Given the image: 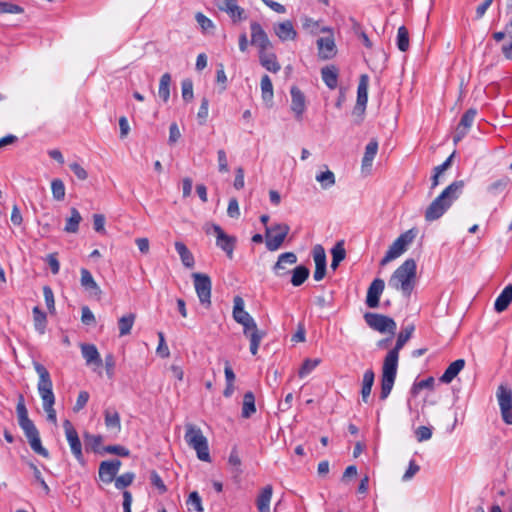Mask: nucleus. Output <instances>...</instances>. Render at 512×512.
Here are the masks:
<instances>
[{"instance_id": "57", "label": "nucleus", "mask_w": 512, "mask_h": 512, "mask_svg": "<svg viewBox=\"0 0 512 512\" xmlns=\"http://www.w3.org/2000/svg\"><path fill=\"white\" fill-rule=\"evenodd\" d=\"M182 97L185 102H190L193 97V83L190 79H185L181 83Z\"/></svg>"}, {"instance_id": "60", "label": "nucleus", "mask_w": 512, "mask_h": 512, "mask_svg": "<svg viewBox=\"0 0 512 512\" xmlns=\"http://www.w3.org/2000/svg\"><path fill=\"white\" fill-rule=\"evenodd\" d=\"M159 344L156 349L157 354L162 358H167L170 355V351L165 342V336L163 332H158Z\"/></svg>"}, {"instance_id": "21", "label": "nucleus", "mask_w": 512, "mask_h": 512, "mask_svg": "<svg viewBox=\"0 0 512 512\" xmlns=\"http://www.w3.org/2000/svg\"><path fill=\"white\" fill-rule=\"evenodd\" d=\"M315 262V271L313 277L316 281H321L326 275V254L321 245H316L312 251Z\"/></svg>"}, {"instance_id": "54", "label": "nucleus", "mask_w": 512, "mask_h": 512, "mask_svg": "<svg viewBox=\"0 0 512 512\" xmlns=\"http://www.w3.org/2000/svg\"><path fill=\"white\" fill-rule=\"evenodd\" d=\"M55 399L43 400V409L47 414V420L53 424L57 423L56 411L54 409Z\"/></svg>"}, {"instance_id": "26", "label": "nucleus", "mask_w": 512, "mask_h": 512, "mask_svg": "<svg viewBox=\"0 0 512 512\" xmlns=\"http://www.w3.org/2000/svg\"><path fill=\"white\" fill-rule=\"evenodd\" d=\"M274 32L281 41L294 40L297 37V32L289 20L275 25Z\"/></svg>"}, {"instance_id": "56", "label": "nucleus", "mask_w": 512, "mask_h": 512, "mask_svg": "<svg viewBox=\"0 0 512 512\" xmlns=\"http://www.w3.org/2000/svg\"><path fill=\"white\" fill-rule=\"evenodd\" d=\"M24 12V9L10 2H0V14L8 13V14H21Z\"/></svg>"}, {"instance_id": "9", "label": "nucleus", "mask_w": 512, "mask_h": 512, "mask_svg": "<svg viewBox=\"0 0 512 512\" xmlns=\"http://www.w3.org/2000/svg\"><path fill=\"white\" fill-rule=\"evenodd\" d=\"M290 231L289 225L285 223L274 224L272 227H266L265 238L266 247L269 251H276L281 247Z\"/></svg>"}, {"instance_id": "28", "label": "nucleus", "mask_w": 512, "mask_h": 512, "mask_svg": "<svg viewBox=\"0 0 512 512\" xmlns=\"http://www.w3.org/2000/svg\"><path fill=\"white\" fill-rule=\"evenodd\" d=\"M465 366V360L464 359H457L454 362H452L445 370V372L442 374V376L439 378V380L442 383L449 384L452 382V380L460 373V371Z\"/></svg>"}, {"instance_id": "44", "label": "nucleus", "mask_w": 512, "mask_h": 512, "mask_svg": "<svg viewBox=\"0 0 512 512\" xmlns=\"http://www.w3.org/2000/svg\"><path fill=\"white\" fill-rule=\"evenodd\" d=\"M85 439L87 448H90L94 453L102 454V443L104 440L102 435L86 434Z\"/></svg>"}, {"instance_id": "46", "label": "nucleus", "mask_w": 512, "mask_h": 512, "mask_svg": "<svg viewBox=\"0 0 512 512\" xmlns=\"http://www.w3.org/2000/svg\"><path fill=\"white\" fill-rule=\"evenodd\" d=\"M316 180L321 184L323 189H328L335 184L334 173L330 170L317 174Z\"/></svg>"}, {"instance_id": "31", "label": "nucleus", "mask_w": 512, "mask_h": 512, "mask_svg": "<svg viewBox=\"0 0 512 512\" xmlns=\"http://www.w3.org/2000/svg\"><path fill=\"white\" fill-rule=\"evenodd\" d=\"M82 287H84L87 291H90L92 294L96 296H100L102 291L96 281L94 280L92 274L86 268L81 269V279H80Z\"/></svg>"}, {"instance_id": "29", "label": "nucleus", "mask_w": 512, "mask_h": 512, "mask_svg": "<svg viewBox=\"0 0 512 512\" xmlns=\"http://www.w3.org/2000/svg\"><path fill=\"white\" fill-rule=\"evenodd\" d=\"M321 76L328 88L335 89L337 87L339 70L335 65L323 67L321 69Z\"/></svg>"}, {"instance_id": "43", "label": "nucleus", "mask_w": 512, "mask_h": 512, "mask_svg": "<svg viewBox=\"0 0 512 512\" xmlns=\"http://www.w3.org/2000/svg\"><path fill=\"white\" fill-rule=\"evenodd\" d=\"M261 94L262 99L265 102H270L273 99L274 93H273V84L268 75H263L261 78Z\"/></svg>"}, {"instance_id": "10", "label": "nucleus", "mask_w": 512, "mask_h": 512, "mask_svg": "<svg viewBox=\"0 0 512 512\" xmlns=\"http://www.w3.org/2000/svg\"><path fill=\"white\" fill-rule=\"evenodd\" d=\"M501 417L505 424L512 425V390L506 385H499L496 392Z\"/></svg>"}, {"instance_id": "53", "label": "nucleus", "mask_w": 512, "mask_h": 512, "mask_svg": "<svg viewBox=\"0 0 512 512\" xmlns=\"http://www.w3.org/2000/svg\"><path fill=\"white\" fill-rule=\"evenodd\" d=\"M228 463L231 466H233V473L235 474V476H239L242 473L241 459L236 448H233L232 451L230 452Z\"/></svg>"}, {"instance_id": "48", "label": "nucleus", "mask_w": 512, "mask_h": 512, "mask_svg": "<svg viewBox=\"0 0 512 512\" xmlns=\"http://www.w3.org/2000/svg\"><path fill=\"white\" fill-rule=\"evenodd\" d=\"M135 478V474L133 472L124 473L114 480L115 487L119 490H123L126 487L130 486Z\"/></svg>"}, {"instance_id": "59", "label": "nucleus", "mask_w": 512, "mask_h": 512, "mask_svg": "<svg viewBox=\"0 0 512 512\" xmlns=\"http://www.w3.org/2000/svg\"><path fill=\"white\" fill-rule=\"evenodd\" d=\"M208 110H209V100L204 97L201 100V105L199 108V111L197 113V118L200 125H203L206 123L207 117H208Z\"/></svg>"}, {"instance_id": "19", "label": "nucleus", "mask_w": 512, "mask_h": 512, "mask_svg": "<svg viewBox=\"0 0 512 512\" xmlns=\"http://www.w3.org/2000/svg\"><path fill=\"white\" fill-rule=\"evenodd\" d=\"M216 6L219 10L226 12L233 22L245 19V11L238 6L237 0H217Z\"/></svg>"}, {"instance_id": "18", "label": "nucleus", "mask_w": 512, "mask_h": 512, "mask_svg": "<svg viewBox=\"0 0 512 512\" xmlns=\"http://www.w3.org/2000/svg\"><path fill=\"white\" fill-rule=\"evenodd\" d=\"M385 282L381 278L372 281L367 290L366 305L369 308H377L379 306L380 297L384 291Z\"/></svg>"}, {"instance_id": "49", "label": "nucleus", "mask_w": 512, "mask_h": 512, "mask_svg": "<svg viewBox=\"0 0 512 512\" xmlns=\"http://www.w3.org/2000/svg\"><path fill=\"white\" fill-rule=\"evenodd\" d=\"M187 506L189 511L203 512L201 497L197 491H193L189 494Z\"/></svg>"}, {"instance_id": "42", "label": "nucleus", "mask_w": 512, "mask_h": 512, "mask_svg": "<svg viewBox=\"0 0 512 512\" xmlns=\"http://www.w3.org/2000/svg\"><path fill=\"white\" fill-rule=\"evenodd\" d=\"M71 216L67 219L64 231L67 233H76L79 229V224L82 217L76 208H71Z\"/></svg>"}, {"instance_id": "51", "label": "nucleus", "mask_w": 512, "mask_h": 512, "mask_svg": "<svg viewBox=\"0 0 512 512\" xmlns=\"http://www.w3.org/2000/svg\"><path fill=\"white\" fill-rule=\"evenodd\" d=\"M510 184V178L508 176H504L497 181L493 182L489 187L488 191L494 195L503 192L506 187Z\"/></svg>"}, {"instance_id": "32", "label": "nucleus", "mask_w": 512, "mask_h": 512, "mask_svg": "<svg viewBox=\"0 0 512 512\" xmlns=\"http://www.w3.org/2000/svg\"><path fill=\"white\" fill-rule=\"evenodd\" d=\"M512 302V284L507 285L496 298L494 309L497 312L505 311Z\"/></svg>"}, {"instance_id": "38", "label": "nucleus", "mask_w": 512, "mask_h": 512, "mask_svg": "<svg viewBox=\"0 0 512 512\" xmlns=\"http://www.w3.org/2000/svg\"><path fill=\"white\" fill-rule=\"evenodd\" d=\"M33 313V321L35 329L40 333L44 334L47 326V316L46 314L38 307L35 306L32 310Z\"/></svg>"}, {"instance_id": "25", "label": "nucleus", "mask_w": 512, "mask_h": 512, "mask_svg": "<svg viewBox=\"0 0 512 512\" xmlns=\"http://www.w3.org/2000/svg\"><path fill=\"white\" fill-rule=\"evenodd\" d=\"M259 62L262 67L272 73H277L281 69V65L277 60V56L272 50L259 53Z\"/></svg>"}, {"instance_id": "17", "label": "nucleus", "mask_w": 512, "mask_h": 512, "mask_svg": "<svg viewBox=\"0 0 512 512\" xmlns=\"http://www.w3.org/2000/svg\"><path fill=\"white\" fill-rule=\"evenodd\" d=\"M477 115V110L474 108L468 109L461 117L460 122L458 123L455 135L453 137L454 143H458L462 140V138L467 134L468 130L472 126L475 117Z\"/></svg>"}, {"instance_id": "62", "label": "nucleus", "mask_w": 512, "mask_h": 512, "mask_svg": "<svg viewBox=\"0 0 512 512\" xmlns=\"http://www.w3.org/2000/svg\"><path fill=\"white\" fill-rule=\"evenodd\" d=\"M150 481L151 484L159 490L160 494H163L167 491L166 485L156 471H152L150 473Z\"/></svg>"}, {"instance_id": "4", "label": "nucleus", "mask_w": 512, "mask_h": 512, "mask_svg": "<svg viewBox=\"0 0 512 512\" xmlns=\"http://www.w3.org/2000/svg\"><path fill=\"white\" fill-rule=\"evenodd\" d=\"M463 186V181H455L446 187L427 207L424 215L425 220L428 222L438 220L459 197Z\"/></svg>"}, {"instance_id": "1", "label": "nucleus", "mask_w": 512, "mask_h": 512, "mask_svg": "<svg viewBox=\"0 0 512 512\" xmlns=\"http://www.w3.org/2000/svg\"><path fill=\"white\" fill-rule=\"evenodd\" d=\"M415 330L414 325H407L398 334L395 347L384 358L381 376L380 399L385 400L392 391L397 375L399 351L411 338Z\"/></svg>"}, {"instance_id": "52", "label": "nucleus", "mask_w": 512, "mask_h": 512, "mask_svg": "<svg viewBox=\"0 0 512 512\" xmlns=\"http://www.w3.org/2000/svg\"><path fill=\"white\" fill-rule=\"evenodd\" d=\"M320 363V359H305L302 366L299 369V377L303 378L312 372Z\"/></svg>"}, {"instance_id": "58", "label": "nucleus", "mask_w": 512, "mask_h": 512, "mask_svg": "<svg viewBox=\"0 0 512 512\" xmlns=\"http://www.w3.org/2000/svg\"><path fill=\"white\" fill-rule=\"evenodd\" d=\"M43 295L46 302V306L51 314L55 313V300L54 293L49 286L43 287Z\"/></svg>"}, {"instance_id": "34", "label": "nucleus", "mask_w": 512, "mask_h": 512, "mask_svg": "<svg viewBox=\"0 0 512 512\" xmlns=\"http://www.w3.org/2000/svg\"><path fill=\"white\" fill-rule=\"evenodd\" d=\"M375 380V373L372 369H368L364 372L361 387V397L364 403L368 402L369 396Z\"/></svg>"}, {"instance_id": "61", "label": "nucleus", "mask_w": 512, "mask_h": 512, "mask_svg": "<svg viewBox=\"0 0 512 512\" xmlns=\"http://www.w3.org/2000/svg\"><path fill=\"white\" fill-rule=\"evenodd\" d=\"M29 467L33 471V475H34L35 480L41 485V487L43 488L45 494L48 495L50 493V488L47 485V483L45 482L44 478L42 477V474H41L40 470L37 468V466L34 463H30Z\"/></svg>"}, {"instance_id": "33", "label": "nucleus", "mask_w": 512, "mask_h": 512, "mask_svg": "<svg viewBox=\"0 0 512 512\" xmlns=\"http://www.w3.org/2000/svg\"><path fill=\"white\" fill-rule=\"evenodd\" d=\"M378 151V142L371 140L365 147V153L362 159V170H370L372 167L373 160Z\"/></svg>"}, {"instance_id": "27", "label": "nucleus", "mask_w": 512, "mask_h": 512, "mask_svg": "<svg viewBox=\"0 0 512 512\" xmlns=\"http://www.w3.org/2000/svg\"><path fill=\"white\" fill-rule=\"evenodd\" d=\"M82 356L86 361L87 365L94 364L96 366L102 365V359L94 344H81Z\"/></svg>"}, {"instance_id": "8", "label": "nucleus", "mask_w": 512, "mask_h": 512, "mask_svg": "<svg viewBox=\"0 0 512 512\" xmlns=\"http://www.w3.org/2000/svg\"><path fill=\"white\" fill-rule=\"evenodd\" d=\"M366 324L373 330L380 333H390L392 336L395 334L396 322L389 316L367 312L364 314Z\"/></svg>"}, {"instance_id": "23", "label": "nucleus", "mask_w": 512, "mask_h": 512, "mask_svg": "<svg viewBox=\"0 0 512 512\" xmlns=\"http://www.w3.org/2000/svg\"><path fill=\"white\" fill-rule=\"evenodd\" d=\"M297 262V256L293 252H285L279 255L277 262L273 267V271L277 276H286L290 271L287 266H291Z\"/></svg>"}, {"instance_id": "11", "label": "nucleus", "mask_w": 512, "mask_h": 512, "mask_svg": "<svg viewBox=\"0 0 512 512\" xmlns=\"http://www.w3.org/2000/svg\"><path fill=\"white\" fill-rule=\"evenodd\" d=\"M192 278L194 287L202 305L209 307L211 305L212 282L207 274L193 273Z\"/></svg>"}, {"instance_id": "7", "label": "nucleus", "mask_w": 512, "mask_h": 512, "mask_svg": "<svg viewBox=\"0 0 512 512\" xmlns=\"http://www.w3.org/2000/svg\"><path fill=\"white\" fill-rule=\"evenodd\" d=\"M416 230L409 229L402 233L389 247L385 256L381 259L380 265L385 266L392 260L399 257L407 249V246L413 242L416 237Z\"/></svg>"}, {"instance_id": "13", "label": "nucleus", "mask_w": 512, "mask_h": 512, "mask_svg": "<svg viewBox=\"0 0 512 512\" xmlns=\"http://www.w3.org/2000/svg\"><path fill=\"white\" fill-rule=\"evenodd\" d=\"M63 427L65 430L67 441L71 448V452L73 453L76 460L83 465L85 463V460L82 453V444L76 429L73 427L72 423L69 420H65L63 422Z\"/></svg>"}, {"instance_id": "15", "label": "nucleus", "mask_w": 512, "mask_h": 512, "mask_svg": "<svg viewBox=\"0 0 512 512\" xmlns=\"http://www.w3.org/2000/svg\"><path fill=\"white\" fill-rule=\"evenodd\" d=\"M211 227L213 228V232L216 234V245L226 253L229 259H232L236 238L226 234L217 224H212Z\"/></svg>"}, {"instance_id": "24", "label": "nucleus", "mask_w": 512, "mask_h": 512, "mask_svg": "<svg viewBox=\"0 0 512 512\" xmlns=\"http://www.w3.org/2000/svg\"><path fill=\"white\" fill-rule=\"evenodd\" d=\"M317 46L319 57L323 60L331 59L336 54V45L332 36L319 38L317 40Z\"/></svg>"}, {"instance_id": "16", "label": "nucleus", "mask_w": 512, "mask_h": 512, "mask_svg": "<svg viewBox=\"0 0 512 512\" xmlns=\"http://www.w3.org/2000/svg\"><path fill=\"white\" fill-rule=\"evenodd\" d=\"M121 467V461L118 459L102 461L99 465V478L104 483H111L116 479V475Z\"/></svg>"}, {"instance_id": "64", "label": "nucleus", "mask_w": 512, "mask_h": 512, "mask_svg": "<svg viewBox=\"0 0 512 512\" xmlns=\"http://www.w3.org/2000/svg\"><path fill=\"white\" fill-rule=\"evenodd\" d=\"M415 436L418 442L429 440L432 437V430L427 426H420L416 429Z\"/></svg>"}, {"instance_id": "12", "label": "nucleus", "mask_w": 512, "mask_h": 512, "mask_svg": "<svg viewBox=\"0 0 512 512\" xmlns=\"http://www.w3.org/2000/svg\"><path fill=\"white\" fill-rule=\"evenodd\" d=\"M34 368L37 374L39 375V381H38V392L43 400L47 399H55L52 387V380L50 377L49 371L46 369L44 365H42L39 362L34 363Z\"/></svg>"}, {"instance_id": "14", "label": "nucleus", "mask_w": 512, "mask_h": 512, "mask_svg": "<svg viewBox=\"0 0 512 512\" xmlns=\"http://www.w3.org/2000/svg\"><path fill=\"white\" fill-rule=\"evenodd\" d=\"M250 29L251 44L258 48V54L273 49V45L269 40L267 33L258 22H252Z\"/></svg>"}, {"instance_id": "39", "label": "nucleus", "mask_w": 512, "mask_h": 512, "mask_svg": "<svg viewBox=\"0 0 512 512\" xmlns=\"http://www.w3.org/2000/svg\"><path fill=\"white\" fill-rule=\"evenodd\" d=\"M135 318L136 315L134 313H129L118 320L119 336L122 337L130 334Z\"/></svg>"}, {"instance_id": "45", "label": "nucleus", "mask_w": 512, "mask_h": 512, "mask_svg": "<svg viewBox=\"0 0 512 512\" xmlns=\"http://www.w3.org/2000/svg\"><path fill=\"white\" fill-rule=\"evenodd\" d=\"M396 44L402 52H406L409 49V32L405 26L398 28Z\"/></svg>"}, {"instance_id": "40", "label": "nucleus", "mask_w": 512, "mask_h": 512, "mask_svg": "<svg viewBox=\"0 0 512 512\" xmlns=\"http://www.w3.org/2000/svg\"><path fill=\"white\" fill-rule=\"evenodd\" d=\"M170 84H171V75L169 73H164L160 78L158 94H159V97L165 103H167L170 98Z\"/></svg>"}, {"instance_id": "35", "label": "nucleus", "mask_w": 512, "mask_h": 512, "mask_svg": "<svg viewBox=\"0 0 512 512\" xmlns=\"http://www.w3.org/2000/svg\"><path fill=\"white\" fill-rule=\"evenodd\" d=\"M368 85H369V77L367 74H362L359 78V84L357 88V100L356 103L359 105L365 104L368 102Z\"/></svg>"}, {"instance_id": "5", "label": "nucleus", "mask_w": 512, "mask_h": 512, "mask_svg": "<svg viewBox=\"0 0 512 512\" xmlns=\"http://www.w3.org/2000/svg\"><path fill=\"white\" fill-rule=\"evenodd\" d=\"M417 265L414 259L405 260L391 275L389 285L410 297L416 284Z\"/></svg>"}, {"instance_id": "6", "label": "nucleus", "mask_w": 512, "mask_h": 512, "mask_svg": "<svg viewBox=\"0 0 512 512\" xmlns=\"http://www.w3.org/2000/svg\"><path fill=\"white\" fill-rule=\"evenodd\" d=\"M185 428L186 433L184 438L187 445L196 451L197 457L200 460L209 462L210 454L208 441L206 437L203 435L201 429L193 424H187Z\"/></svg>"}, {"instance_id": "30", "label": "nucleus", "mask_w": 512, "mask_h": 512, "mask_svg": "<svg viewBox=\"0 0 512 512\" xmlns=\"http://www.w3.org/2000/svg\"><path fill=\"white\" fill-rule=\"evenodd\" d=\"M273 494L271 485H266L256 499V506L259 512H270V501Z\"/></svg>"}, {"instance_id": "41", "label": "nucleus", "mask_w": 512, "mask_h": 512, "mask_svg": "<svg viewBox=\"0 0 512 512\" xmlns=\"http://www.w3.org/2000/svg\"><path fill=\"white\" fill-rule=\"evenodd\" d=\"M310 271L306 266H297L292 271L291 283L293 286L298 287L302 285L309 277Z\"/></svg>"}, {"instance_id": "20", "label": "nucleus", "mask_w": 512, "mask_h": 512, "mask_svg": "<svg viewBox=\"0 0 512 512\" xmlns=\"http://www.w3.org/2000/svg\"><path fill=\"white\" fill-rule=\"evenodd\" d=\"M103 414L107 430L111 432L112 438H116L122 428L118 411L115 408L109 407L104 410Z\"/></svg>"}, {"instance_id": "63", "label": "nucleus", "mask_w": 512, "mask_h": 512, "mask_svg": "<svg viewBox=\"0 0 512 512\" xmlns=\"http://www.w3.org/2000/svg\"><path fill=\"white\" fill-rule=\"evenodd\" d=\"M332 258L339 260L340 262L345 259L346 251L344 248L343 241L337 242L331 250Z\"/></svg>"}, {"instance_id": "47", "label": "nucleus", "mask_w": 512, "mask_h": 512, "mask_svg": "<svg viewBox=\"0 0 512 512\" xmlns=\"http://www.w3.org/2000/svg\"><path fill=\"white\" fill-rule=\"evenodd\" d=\"M51 190L53 198L62 201L65 198V185L61 179H54L51 182Z\"/></svg>"}, {"instance_id": "37", "label": "nucleus", "mask_w": 512, "mask_h": 512, "mask_svg": "<svg viewBox=\"0 0 512 512\" xmlns=\"http://www.w3.org/2000/svg\"><path fill=\"white\" fill-rule=\"evenodd\" d=\"M256 412V406H255V396L253 392L248 391L243 396V403H242V417L243 418H250L254 413Z\"/></svg>"}, {"instance_id": "36", "label": "nucleus", "mask_w": 512, "mask_h": 512, "mask_svg": "<svg viewBox=\"0 0 512 512\" xmlns=\"http://www.w3.org/2000/svg\"><path fill=\"white\" fill-rule=\"evenodd\" d=\"M175 249L180 256L183 265L187 268H192L194 266L195 260L187 246L183 242L177 241L175 242Z\"/></svg>"}, {"instance_id": "2", "label": "nucleus", "mask_w": 512, "mask_h": 512, "mask_svg": "<svg viewBox=\"0 0 512 512\" xmlns=\"http://www.w3.org/2000/svg\"><path fill=\"white\" fill-rule=\"evenodd\" d=\"M233 303V318L243 326V334L250 340V352L252 355H256L265 332L258 329L253 317L244 310V300L242 297L235 296Z\"/></svg>"}, {"instance_id": "55", "label": "nucleus", "mask_w": 512, "mask_h": 512, "mask_svg": "<svg viewBox=\"0 0 512 512\" xmlns=\"http://www.w3.org/2000/svg\"><path fill=\"white\" fill-rule=\"evenodd\" d=\"M434 385V378L428 377L421 381L415 382L411 388V393L417 395L423 389H431Z\"/></svg>"}, {"instance_id": "22", "label": "nucleus", "mask_w": 512, "mask_h": 512, "mask_svg": "<svg viewBox=\"0 0 512 512\" xmlns=\"http://www.w3.org/2000/svg\"><path fill=\"white\" fill-rule=\"evenodd\" d=\"M290 93L291 110L295 113L296 119L301 120L306 109L305 95L297 86H292Z\"/></svg>"}, {"instance_id": "50", "label": "nucleus", "mask_w": 512, "mask_h": 512, "mask_svg": "<svg viewBox=\"0 0 512 512\" xmlns=\"http://www.w3.org/2000/svg\"><path fill=\"white\" fill-rule=\"evenodd\" d=\"M102 454L108 453V454H114L121 457H128L130 455V451L121 445H108L102 447Z\"/></svg>"}, {"instance_id": "3", "label": "nucleus", "mask_w": 512, "mask_h": 512, "mask_svg": "<svg viewBox=\"0 0 512 512\" xmlns=\"http://www.w3.org/2000/svg\"><path fill=\"white\" fill-rule=\"evenodd\" d=\"M16 413L18 424L23 430L31 449L38 455L43 456L44 458H49L50 455L48 450L42 446L39 431L34 422L28 416V410L22 394L19 395Z\"/></svg>"}]
</instances>
